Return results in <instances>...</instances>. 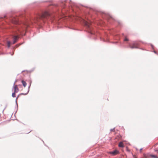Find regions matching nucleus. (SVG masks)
Returning a JSON list of instances; mask_svg holds the SVG:
<instances>
[{"instance_id": "f8f14e48", "label": "nucleus", "mask_w": 158, "mask_h": 158, "mask_svg": "<svg viewBox=\"0 0 158 158\" xmlns=\"http://www.w3.org/2000/svg\"><path fill=\"white\" fill-rule=\"evenodd\" d=\"M10 42L9 41L7 42V46L8 48H9L10 46Z\"/></svg>"}, {"instance_id": "4468645a", "label": "nucleus", "mask_w": 158, "mask_h": 158, "mask_svg": "<svg viewBox=\"0 0 158 158\" xmlns=\"http://www.w3.org/2000/svg\"><path fill=\"white\" fill-rule=\"evenodd\" d=\"M133 157H134V158H137V157L135 155L133 156Z\"/></svg>"}, {"instance_id": "f03ea898", "label": "nucleus", "mask_w": 158, "mask_h": 158, "mask_svg": "<svg viewBox=\"0 0 158 158\" xmlns=\"http://www.w3.org/2000/svg\"><path fill=\"white\" fill-rule=\"evenodd\" d=\"M23 27L21 26L17 28V30L20 33H21L23 31L25 30L27 28L28 26V23H24L23 25Z\"/></svg>"}, {"instance_id": "9d476101", "label": "nucleus", "mask_w": 158, "mask_h": 158, "mask_svg": "<svg viewBox=\"0 0 158 158\" xmlns=\"http://www.w3.org/2000/svg\"><path fill=\"white\" fill-rule=\"evenodd\" d=\"M22 83L23 86L24 87H25L27 85V83L25 82V81L23 80H22Z\"/></svg>"}, {"instance_id": "f3484780", "label": "nucleus", "mask_w": 158, "mask_h": 158, "mask_svg": "<svg viewBox=\"0 0 158 158\" xmlns=\"http://www.w3.org/2000/svg\"><path fill=\"white\" fill-rule=\"evenodd\" d=\"M18 97H19V96H18V97H17V98H16V99H17V98H18Z\"/></svg>"}, {"instance_id": "9b49d317", "label": "nucleus", "mask_w": 158, "mask_h": 158, "mask_svg": "<svg viewBox=\"0 0 158 158\" xmlns=\"http://www.w3.org/2000/svg\"><path fill=\"white\" fill-rule=\"evenodd\" d=\"M15 93V92H14V93H12V96L13 97H15V93Z\"/></svg>"}, {"instance_id": "20e7f679", "label": "nucleus", "mask_w": 158, "mask_h": 158, "mask_svg": "<svg viewBox=\"0 0 158 158\" xmlns=\"http://www.w3.org/2000/svg\"><path fill=\"white\" fill-rule=\"evenodd\" d=\"M18 85H14L13 86V89L14 91V92L17 93L19 91V89L18 88Z\"/></svg>"}, {"instance_id": "1a4fd4ad", "label": "nucleus", "mask_w": 158, "mask_h": 158, "mask_svg": "<svg viewBox=\"0 0 158 158\" xmlns=\"http://www.w3.org/2000/svg\"><path fill=\"white\" fill-rule=\"evenodd\" d=\"M150 156L151 158H158V156H156V155H150Z\"/></svg>"}, {"instance_id": "7ed1b4c3", "label": "nucleus", "mask_w": 158, "mask_h": 158, "mask_svg": "<svg viewBox=\"0 0 158 158\" xmlns=\"http://www.w3.org/2000/svg\"><path fill=\"white\" fill-rule=\"evenodd\" d=\"M109 153L114 156L118 154L119 152L118 150H115L114 151L110 152Z\"/></svg>"}, {"instance_id": "ddd939ff", "label": "nucleus", "mask_w": 158, "mask_h": 158, "mask_svg": "<svg viewBox=\"0 0 158 158\" xmlns=\"http://www.w3.org/2000/svg\"><path fill=\"white\" fill-rule=\"evenodd\" d=\"M124 40L125 41H128V39H127V38H126L125 39H124Z\"/></svg>"}, {"instance_id": "2eb2a0df", "label": "nucleus", "mask_w": 158, "mask_h": 158, "mask_svg": "<svg viewBox=\"0 0 158 158\" xmlns=\"http://www.w3.org/2000/svg\"><path fill=\"white\" fill-rule=\"evenodd\" d=\"M155 151L157 152V153H158V150H155Z\"/></svg>"}, {"instance_id": "dca6fc26", "label": "nucleus", "mask_w": 158, "mask_h": 158, "mask_svg": "<svg viewBox=\"0 0 158 158\" xmlns=\"http://www.w3.org/2000/svg\"><path fill=\"white\" fill-rule=\"evenodd\" d=\"M19 86H21V85H19Z\"/></svg>"}, {"instance_id": "423d86ee", "label": "nucleus", "mask_w": 158, "mask_h": 158, "mask_svg": "<svg viewBox=\"0 0 158 158\" xmlns=\"http://www.w3.org/2000/svg\"><path fill=\"white\" fill-rule=\"evenodd\" d=\"M19 39V37L18 36H15L13 37V44H15L18 40V39Z\"/></svg>"}, {"instance_id": "0eeeda50", "label": "nucleus", "mask_w": 158, "mask_h": 158, "mask_svg": "<svg viewBox=\"0 0 158 158\" xmlns=\"http://www.w3.org/2000/svg\"><path fill=\"white\" fill-rule=\"evenodd\" d=\"M12 22L14 24H17L18 23V19H13L12 20Z\"/></svg>"}, {"instance_id": "6e6552de", "label": "nucleus", "mask_w": 158, "mask_h": 158, "mask_svg": "<svg viewBox=\"0 0 158 158\" xmlns=\"http://www.w3.org/2000/svg\"><path fill=\"white\" fill-rule=\"evenodd\" d=\"M118 146L119 147L123 148L124 147V145L123 143L122 142H120L118 144Z\"/></svg>"}, {"instance_id": "39448f33", "label": "nucleus", "mask_w": 158, "mask_h": 158, "mask_svg": "<svg viewBox=\"0 0 158 158\" xmlns=\"http://www.w3.org/2000/svg\"><path fill=\"white\" fill-rule=\"evenodd\" d=\"M129 47L131 48H138V44L134 43L132 45H130Z\"/></svg>"}, {"instance_id": "f257e3e1", "label": "nucleus", "mask_w": 158, "mask_h": 158, "mask_svg": "<svg viewBox=\"0 0 158 158\" xmlns=\"http://www.w3.org/2000/svg\"><path fill=\"white\" fill-rule=\"evenodd\" d=\"M49 14L47 12L43 13L42 15H39L38 16L37 18L35 19V22L37 23L40 20L44 21L45 19H47V17L49 16Z\"/></svg>"}]
</instances>
